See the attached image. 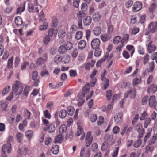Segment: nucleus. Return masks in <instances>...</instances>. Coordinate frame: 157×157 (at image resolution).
I'll return each instance as SVG.
<instances>
[{"mask_svg": "<svg viewBox=\"0 0 157 157\" xmlns=\"http://www.w3.org/2000/svg\"><path fill=\"white\" fill-rule=\"evenodd\" d=\"M148 96H145L144 97L142 100V104L143 105H145L147 104L148 101Z\"/></svg>", "mask_w": 157, "mask_h": 157, "instance_id": "obj_57", "label": "nucleus"}, {"mask_svg": "<svg viewBox=\"0 0 157 157\" xmlns=\"http://www.w3.org/2000/svg\"><path fill=\"white\" fill-rule=\"evenodd\" d=\"M25 3L24 2L23 4V7H19L17 9V10L16 14H18L24 11L25 9Z\"/></svg>", "mask_w": 157, "mask_h": 157, "instance_id": "obj_41", "label": "nucleus"}, {"mask_svg": "<svg viewBox=\"0 0 157 157\" xmlns=\"http://www.w3.org/2000/svg\"><path fill=\"white\" fill-rule=\"evenodd\" d=\"M142 140L140 139L138 140L134 144V147L136 148H138L142 144Z\"/></svg>", "mask_w": 157, "mask_h": 157, "instance_id": "obj_53", "label": "nucleus"}, {"mask_svg": "<svg viewBox=\"0 0 157 157\" xmlns=\"http://www.w3.org/2000/svg\"><path fill=\"white\" fill-rule=\"evenodd\" d=\"M32 77L31 78L34 81L33 84L34 86L37 87L40 82L39 79H37L38 76L37 72L36 71L33 72L32 74Z\"/></svg>", "mask_w": 157, "mask_h": 157, "instance_id": "obj_3", "label": "nucleus"}, {"mask_svg": "<svg viewBox=\"0 0 157 157\" xmlns=\"http://www.w3.org/2000/svg\"><path fill=\"white\" fill-rule=\"evenodd\" d=\"M48 26V24L47 22H45L43 25H41L39 27V29L40 30H44L46 29Z\"/></svg>", "mask_w": 157, "mask_h": 157, "instance_id": "obj_36", "label": "nucleus"}, {"mask_svg": "<svg viewBox=\"0 0 157 157\" xmlns=\"http://www.w3.org/2000/svg\"><path fill=\"white\" fill-rule=\"evenodd\" d=\"M47 58L46 54H45L44 56V58L40 57L36 61V64L37 65H41L44 64L45 61L47 60Z\"/></svg>", "mask_w": 157, "mask_h": 157, "instance_id": "obj_9", "label": "nucleus"}, {"mask_svg": "<svg viewBox=\"0 0 157 157\" xmlns=\"http://www.w3.org/2000/svg\"><path fill=\"white\" fill-rule=\"evenodd\" d=\"M123 114L121 113H118L116 114L114 117L115 121L119 124L121 123L123 119Z\"/></svg>", "mask_w": 157, "mask_h": 157, "instance_id": "obj_6", "label": "nucleus"}, {"mask_svg": "<svg viewBox=\"0 0 157 157\" xmlns=\"http://www.w3.org/2000/svg\"><path fill=\"white\" fill-rule=\"evenodd\" d=\"M92 22V18L91 17L85 14V17L83 18V22L85 26L90 25Z\"/></svg>", "mask_w": 157, "mask_h": 157, "instance_id": "obj_4", "label": "nucleus"}, {"mask_svg": "<svg viewBox=\"0 0 157 157\" xmlns=\"http://www.w3.org/2000/svg\"><path fill=\"white\" fill-rule=\"evenodd\" d=\"M150 145L147 146L145 147V152L147 154L148 151L152 152L154 149V147L153 146H149Z\"/></svg>", "mask_w": 157, "mask_h": 157, "instance_id": "obj_35", "label": "nucleus"}, {"mask_svg": "<svg viewBox=\"0 0 157 157\" xmlns=\"http://www.w3.org/2000/svg\"><path fill=\"white\" fill-rule=\"evenodd\" d=\"M73 44L72 43L70 42H68L65 45V47L67 50H70L73 47Z\"/></svg>", "mask_w": 157, "mask_h": 157, "instance_id": "obj_58", "label": "nucleus"}, {"mask_svg": "<svg viewBox=\"0 0 157 157\" xmlns=\"http://www.w3.org/2000/svg\"><path fill=\"white\" fill-rule=\"evenodd\" d=\"M86 45L85 41L84 40H80L78 44V48L80 50L83 49L85 47Z\"/></svg>", "mask_w": 157, "mask_h": 157, "instance_id": "obj_18", "label": "nucleus"}, {"mask_svg": "<svg viewBox=\"0 0 157 157\" xmlns=\"http://www.w3.org/2000/svg\"><path fill=\"white\" fill-rule=\"evenodd\" d=\"M97 119V116L96 114H93L91 115L90 120L92 123L95 122Z\"/></svg>", "mask_w": 157, "mask_h": 157, "instance_id": "obj_62", "label": "nucleus"}, {"mask_svg": "<svg viewBox=\"0 0 157 157\" xmlns=\"http://www.w3.org/2000/svg\"><path fill=\"white\" fill-rule=\"evenodd\" d=\"M25 136L28 139H30L33 135V132L31 130H28L25 132Z\"/></svg>", "mask_w": 157, "mask_h": 157, "instance_id": "obj_43", "label": "nucleus"}, {"mask_svg": "<svg viewBox=\"0 0 157 157\" xmlns=\"http://www.w3.org/2000/svg\"><path fill=\"white\" fill-rule=\"evenodd\" d=\"M155 97L154 95H152L151 96L149 100V105L151 107L154 106V105L156 102H155Z\"/></svg>", "mask_w": 157, "mask_h": 157, "instance_id": "obj_16", "label": "nucleus"}, {"mask_svg": "<svg viewBox=\"0 0 157 157\" xmlns=\"http://www.w3.org/2000/svg\"><path fill=\"white\" fill-rule=\"evenodd\" d=\"M43 129L45 131H46L47 130H49V133H52L55 131L56 128L53 124H51L47 127V128H45Z\"/></svg>", "mask_w": 157, "mask_h": 157, "instance_id": "obj_15", "label": "nucleus"}, {"mask_svg": "<svg viewBox=\"0 0 157 157\" xmlns=\"http://www.w3.org/2000/svg\"><path fill=\"white\" fill-rule=\"evenodd\" d=\"M94 52V55L95 56L98 57L100 56L101 52V50L100 48H98V49H95Z\"/></svg>", "mask_w": 157, "mask_h": 157, "instance_id": "obj_44", "label": "nucleus"}, {"mask_svg": "<svg viewBox=\"0 0 157 157\" xmlns=\"http://www.w3.org/2000/svg\"><path fill=\"white\" fill-rule=\"evenodd\" d=\"M148 29L150 30L151 33H154L157 29V22L155 23L153 22L150 23L148 25Z\"/></svg>", "mask_w": 157, "mask_h": 157, "instance_id": "obj_8", "label": "nucleus"}, {"mask_svg": "<svg viewBox=\"0 0 157 157\" xmlns=\"http://www.w3.org/2000/svg\"><path fill=\"white\" fill-rule=\"evenodd\" d=\"M66 48H65V46H60L59 48L58 51L59 54H63L65 53L67 51Z\"/></svg>", "mask_w": 157, "mask_h": 157, "instance_id": "obj_25", "label": "nucleus"}, {"mask_svg": "<svg viewBox=\"0 0 157 157\" xmlns=\"http://www.w3.org/2000/svg\"><path fill=\"white\" fill-rule=\"evenodd\" d=\"M108 33L109 34H111L113 30V26L111 24L108 25Z\"/></svg>", "mask_w": 157, "mask_h": 157, "instance_id": "obj_56", "label": "nucleus"}, {"mask_svg": "<svg viewBox=\"0 0 157 157\" xmlns=\"http://www.w3.org/2000/svg\"><path fill=\"white\" fill-rule=\"evenodd\" d=\"M157 139L156 136L155 134L152 136L148 141L149 145H151L153 144L155 142V140Z\"/></svg>", "mask_w": 157, "mask_h": 157, "instance_id": "obj_31", "label": "nucleus"}, {"mask_svg": "<svg viewBox=\"0 0 157 157\" xmlns=\"http://www.w3.org/2000/svg\"><path fill=\"white\" fill-rule=\"evenodd\" d=\"M85 14H86L84 12L78 11L77 14V17L80 21H82L83 18L85 17Z\"/></svg>", "mask_w": 157, "mask_h": 157, "instance_id": "obj_28", "label": "nucleus"}, {"mask_svg": "<svg viewBox=\"0 0 157 157\" xmlns=\"http://www.w3.org/2000/svg\"><path fill=\"white\" fill-rule=\"evenodd\" d=\"M92 18L93 20L95 22L98 21L101 19V16L99 13L96 12L93 14Z\"/></svg>", "mask_w": 157, "mask_h": 157, "instance_id": "obj_17", "label": "nucleus"}, {"mask_svg": "<svg viewBox=\"0 0 157 157\" xmlns=\"http://www.w3.org/2000/svg\"><path fill=\"white\" fill-rule=\"evenodd\" d=\"M136 96L135 91L132 90H129L125 93L124 97L125 98H127L129 97L131 99H134Z\"/></svg>", "mask_w": 157, "mask_h": 157, "instance_id": "obj_7", "label": "nucleus"}, {"mask_svg": "<svg viewBox=\"0 0 157 157\" xmlns=\"http://www.w3.org/2000/svg\"><path fill=\"white\" fill-rule=\"evenodd\" d=\"M44 115L46 118L48 119H50L51 116L50 114L49 113L48 111V110H46L44 111Z\"/></svg>", "mask_w": 157, "mask_h": 157, "instance_id": "obj_63", "label": "nucleus"}, {"mask_svg": "<svg viewBox=\"0 0 157 157\" xmlns=\"http://www.w3.org/2000/svg\"><path fill=\"white\" fill-rule=\"evenodd\" d=\"M146 17V16L145 14H144L141 16L140 18V20L139 21V23L142 24L145 21Z\"/></svg>", "mask_w": 157, "mask_h": 157, "instance_id": "obj_60", "label": "nucleus"}, {"mask_svg": "<svg viewBox=\"0 0 157 157\" xmlns=\"http://www.w3.org/2000/svg\"><path fill=\"white\" fill-rule=\"evenodd\" d=\"M75 112L74 108L71 106H69L67 109V112L68 115L72 116Z\"/></svg>", "mask_w": 157, "mask_h": 157, "instance_id": "obj_26", "label": "nucleus"}, {"mask_svg": "<svg viewBox=\"0 0 157 157\" xmlns=\"http://www.w3.org/2000/svg\"><path fill=\"white\" fill-rule=\"evenodd\" d=\"M11 87L10 86H6L3 89L2 91L3 95L8 94L10 90Z\"/></svg>", "mask_w": 157, "mask_h": 157, "instance_id": "obj_33", "label": "nucleus"}, {"mask_svg": "<svg viewBox=\"0 0 157 157\" xmlns=\"http://www.w3.org/2000/svg\"><path fill=\"white\" fill-rule=\"evenodd\" d=\"M62 58L59 55L56 56L54 58V61L56 63H58L60 62L62 59Z\"/></svg>", "mask_w": 157, "mask_h": 157, "instance_id": "obj_47", "label": "nucleus"}, {"mask_svg": "<svg viewBox=\"0 0 157 157\" xmlns=\"http://www.w3.org/2000/svg\"><path fill=\"white\" fill-rule=\"evenodd\" d=\"M106 97L107 99L108 100H110L111 99V97L113 94L112 91L111 90H109L106 91Z\"/></svg>", "mask_w": 157, "mask_h": 157, "instance_id": "obj_42", "label": "nucleus"}, {"mask_svg": "<svg viewBox=\"0 0 157 157\" xmlns=\"http://www.w3.org/2000/svg\"><path fill=\"white\" fill-rule=\"evenodd\" d=\"M59 150V146L57 145H55L53 146L51 149V151L53 154L56 155L58 153Z\"/></svg>", "mask_w": 157, "mask_h": 157, "instance_id": "obj_20", "label": "nucleus"}, {"mask_svg": "<svg viewBox=\"0 0 157 157\" xmlns=\"http://www.w3.org/2000/svg\"><path fill=\"white\" fill-rule=\"evenodd\" d=\"M27 151L28 149L26 147H24V148L23 151H22V149H21L20 148H19L18 150V154L19 157H21V155L23 154L24 155H25L27 152Z\"/></svg>", "mask_w": 157, "mask_h": 157, "instance_id": "obj_22", "label": "nucleus"}, {"mask_svg": "<svg viewBox=\"0 0 157 157\" xmlns=\"http://www.w3.org/2000/svg\"><path fill=\"white\" fill-rule=\"evenodd\" d=\"M15 22L17 26H21L22 25L23 21L21 17L20 16H17L15 18Z\"/></svg>", "mask_w": 157, "mask_h": 157, "instance_id": "obj_12", "label": "nucleus"}, {"mask_svg": "<svg viewBox=\"0 0 157 157\" xmlns=\"http://www.w3.org/2000/svg\"><path fill=\"white\" fill-rule=\"evenodd\" d=\"M70 75L71 77H75L77 75L76 70H71L69 71Z\"/></svg>", "mask_w": 157, "mask_h": 157, "instance_id": "obj_61", "label": "nucleus"}, {"mask_svg": "<svg viewBox=\"0 0 157 157\" xmlns=\"http://www.w3.org/2000/svg\"><path fill=\"white\" fill-rule=\"evenodd\" d=\"M97 72V70H94V71H93L92 73L90 75V78H91L92 79H94L95 80V81L94 82H93L92 83V84H94V85L96 83V78H94V76L96 75V73Z\"/></svg>", "mask_w": 157, "mask_h": 157, "instance_id": "obj_34", "label": "nucleus"}, {"mask_svg": "<svg viewBox=\"0 0 157 157\" xmlns=\"http://www.w3.org/2000/svg\"><path fill=\"white\" fill-rule=\"evenodd\" d=\"M23 87L18 81H16L12 86V90L16 95H19L22 92Z\"/></svg>", "mask_w": 157, "mask_h": 157, "instance_id": "obj_1", "label": "nucleus"}, {"mask_svg": "<svg viewBox=\"0 0 157 157\" xmlns=\"http://www.w3.org/2000/svg\"><path fill=\"white\" fill-rule=\"evenodd\" d=\"M66 35V33L63 30H60L58 33V36L60 38H62L64 37Z\"/></svg>", "mask_w": 157, "mask_h": 157, "instance_id": "obj_38", "label": "nucleus"}, {"mask_svg": "<svg viewBox=\"0 0 157 157\" xmlns=\"http://www.w3.org/2000/svg\"><path fill=\"white\" fill-rule=\"evenodd\" d=\"M113 134H109L107 133L105 135L104 137V139L105 141V142H112L113 140Z\"/></svg>", "mask_w": 157, "mask_h": 157, "instance_id": "obj_13", "label": "nucleus"}, {"mask_svg": "<svg viewBox=\"0 0 157 157\" xmlns=\"http://www.w3.org/2000/svg\"><path fill=\"white\" fill-rule=\"evenodd\" d=\"M51 37L47 35H45L43 38V43L45 45H47L50 41Z\"/></svg>", "mask_w": 157, "mask_h": 157, "instance_id": "obj_30", "label": "nucleus"}, {"mask_svg": "<svg viewBox=\"0 0 157 157\" xmlns=\"http://www.w3.org/2000/svg\"><path fill=\"white\" fill-rule=\"evenodd\" d=\"M157 90V86L154 84H151L148 88L147 92L149 93H154Z\"/></svg>", "mask_w": 157, "mask_h": 157, "instance_id": "obj_14", "label": "nucleus"}, {"mask_svg": "<svg viewBox=\"0 0 157 157\" xmlns=\"http://www.w3.org/2000/svg\"><path fill=\"white\" fill-rule=\"evenodd\" d=\"M52 142V140L50 137H48L46 138L45 141V145L48 146L50 145Z\"/></svg>", "mask_w": 157, "mask_h": 157, "instance_id": "obj_64", "label": "nucleus"}, {"mask_svg": "<svg viewBox=\"0 0 157 157\" xmlns=\"http://www.w3.org/2000/svg\"><path fill=\"white\" fill-rule=\"evenodd\" d=\"M151 131H149L146 133L144 139V143H145L147 141L148 139L150 138L151 136Z\"/></svg>", "mask_w": 157, "mask_h": 157, "instance_id": "obj_48", "label": "nucleus"}, {"mask_svg": "<svg viewBox=\"0 0 157 157\" xmlns=\"http://www.w3.org/2000/svg\"><path fill=\"white\" fill-rule=\"evenodd\" d=\"M121 40H122L121 37L117 36L114 38L113 42L114 44H117L120 41L121 42Z\"/></svg>", "mask_w": 157, "mask_h": 157, "instance_id": "obj_39", "label": "nucleus"}, {"mask_svg": "<svg viewBox=\"0 0 157 157\" xmlns=\"http://www.w3.org/2000/svg\"><path fill=\"white\" fill-rule=\"evenodd\" d=\"M142 7V5L141 2L136 1L133 5V10L134 12H138L141 9Z\"/></svg>", "mask_w": 157, "mask_h": 157, "instance_id": "obj_5", "label": "nucleus"}, {"mask_svg": "<svg viewBox=\"0 0 157 157\" xmlns=\"http://www.w3.org/2000/svg\"><path fill=\"white\" fill-rule=\"evenodd\" d=\"M16 137L17 140L18 142L21 143L23 135L21 133H18L16 135Z\"/></svg>", "mask_w": 157, "mask_h": 157, "instance_id": "obj_50", "label": "nucleus"}, {"mask_svg": "<svg viewBox=\"0 0 157 157\" xmlns=\"http://www.w3.org/2000/svg\"><path fill=\"white\" fill-rule=\"evenodd\" d=\"M154 68V62L153 61H152L150 63L149 68L148 69V71L151 73L153 71Z\"/></svg>", "mask_w": 157, "mask_h": 157, "instance_id": "obj_37", "label": "nucleus"}, {"mask_svg": "<svg viewBox=\"0 0 157 157\" xmlns=\"http://www.w3.org/2000/svg\"><path fill=\"white\" fill-rule=\"evenodd\" d=\"M100 45V40L98 38H95L93 39L91 43V46L93 49H98Z\"/></svg>", "mask_w": 157, "mask_h": 157, "instance_id": "obj_2", "label": "nucleus"}, {"mask_svg": "<svg viewBox=\"0 0 157 157\" xmlns=\"http://www.w3.org/2000/svg\"><path fill=\"white\" fill-rule=\"evenodd\" d=\"M93 139V138H86V146L87 147H89L91 144Z\"/></svg>", "mask_w": 157, "mask_h": 157, "instance_id": "obj_55", "label": "nucleus"}, {"mask_svg": "<svg viewBox=\"0 0 157 157\" xmlns=\"http://www.w3.org/2000/svg\"><path fill=\"white\" fill-rule=\"evenodd\" d=\"M29 91V86H26L24 90L23 94L25 96H27Z\"/></svg>", "mask_w": 157, "mask_h": 157, "instance_id": "obj_52", "label": "nucleus"}, {"mask_svg": "<svg viewBox=\"0 0 157 157\" xmlns=\"http://www.w3.org/2000/svg\"><path fill=\"white\" fill-rule=\"evenodd\" d=\"M129 38V35L127 34L124 33L122 34V40H121V43L124 44L125 42H127Z\"/></svg>", "mask_w": 157, "mask_h": 157, "instance_id": "obj_24", "label": "nucleus"}, {"mask_svg": "<svg viewBox=\"0 0 157 157\" xmlns=\"http://www.w3.org/2000/svg\"><path fill=\"white\" fill-rule=\"evenodd\" d=\"M153 41H151L148 45V51L149 53H151L156 49V47L155 45H152Z\"/></svg>", "mask_w": 157, "mask_h": 157, "instance_id": "obj_10", "label": "nucleus"}, {"mask_svg": "<svg viewBox=\"0 0 157 157\" xmlns=\"http://www.w3.org/2000/svg\"><path fill=\"white\" fill-rule=\"evenodd\" d=\"M57 31L54 29H50L48 31L47 35L51 38L52 37H56L57 35Z\"/></svg>", "mask_w": 157, "mask_h": 157, "instance_id": "obj_11", "label": "nucleus"}, {"mask_svg": "<svg viewBox=\"0 0 157 157\" xmlns=\"http://www.w3.org/2000/svg\"><path fill=\"white\" fill-rule=\"evenodd\" d=\"M67 130V127L66 125H61L59 128V132L60 134L65 133Z\"/></svg>", "mask_w": 157, "mask_h": 157, "instance_id": "obj_32", "label": "nucleus"}, {"mask_svg": "<svg viewBox=\"0 0 157 157\" xmlns=\"http://www.w3.org/2000/svg\"><path fill=\"white\" fill-rule=\"evenodd\" d=\"M58 24V21L56 17H53L52 19L51 26L52 27L55 28L56 27Z\"/></svg>", "mask_w": 157, "mask_h": 157, "instance_id": "obj_23", "label": "nucleus"}, {"mask_svg": "<svg viewBox=\"0 0 157 157\" xmlns=\"http://www.w3.org/2000/svg\"><path fill=\"white\" fill-rule=\"evenodd\" d=\"M60 113L59 115L60 117L61 118H64L67 115V112L65 109H62L60 111Z\"/></svg>", "mask_w": 157, "mask_h": 157, "instance_id": "obj_40", "label": "nucleus"}, {"mask_svg": "<svg viewBox=\"0 0 157 157\" xmlns=\"http://www.w3.org/2000/svg\"><path fill=\"white\" fill-rule=\"evenodd\" d=\"M24 112L27 119H29L31 115V112L27 109H25Z\"/></svg>", "mask_w": 157, "mask_h": 157, "instance_id": "obj_49", "label": "nucleus"}, {"mask_svg": "<svg viewBox=\"0 0 157 157\" xmlns=\"http://www.w3.org/2000/svg\"><path fill=\"white\" fill-rule=\"evenodd\" d=\"M156 7V5L155 3L151 4L149 6L148 10L151 13H153L155 10Z\"/></svg>", "mask_w": 157, "mask_h": 157, "instance_id": "obj_29", "label": "nucleus"}, {"mask_svg": "<svg viewBox=\"0 0 157 157\" xmlns=\"http://www.w3.org/2000/svg\"><path fill=\"white\" fill-rule=\"evenodd\" d=\"M83 132L82 127L81 126L79 127H78V130L76 133V135L77 136H79L82 134Z\"/></svg>", "mask_w": 157, "mask_h": 157, "instance_id": "obj_59", "label": "nucleus"}, {"mask_svg": "<svg viewBox=\"0 0 157 157\" xmlns=\"http://www.w3.org/2000/svg\"><path fill=\"white\" fill-rule=\"evenodd\" d=\"M29 63L27 61L24 62L21 65V69L22 70H24L25 69L27 66H29Z\"/></svg>", "mask_w": 157, "mask_h": 157, "instance_id": "obj_46", "label": "nucleus"}, {"mask_svg": "<svg viewBox=\"0 0 157 157\" xmlns=\"http://www.w3.org/2000/svg\"><path fill=\"white\" fill-rule=\"evenodd\" d=\"M82 35L83 33L82 31H78L76 33L75 35V38L77 40H80L82 38Z\"/></svg>", "mask_w": 157, "mask_h": 157, "instance_id": "obj_45", "label": "nucleus"}, {"mask_svg": "<svg viewBox=\"0 0 157 157\" xmlns=\"http://www.w3.org/2000/svg\"><path fill=\"white\" fill-rule=\"evenodd\" d=\"M101 31V29L100 27H94L93 30V34L96 36L99 35Z\"/></svg>", "mask_w": 157, "mask_h": 157, "instance_id": "obj_19", "label": "nucleus"}, {"mask_svg": "<svg viewBox=\"0 0 157 157\" xmlns=\"http://www.w3.org/2000/svg\"><path fill=\"white\" fill-rule=\"evenodd\" d=\"M13 57L12 56L11 58L9 59L7 64V67L8 68H12L13 65Z\"/></svg>", "mask_w": 157, "mask_h": 157, "instance_id": "obj_27", "label": "nucleus"}, {"mask_svg": "<svg viewBox=\"0 0 157 157\" xmlns=\"http://www.w3.org/2000/svg\"><path fill=\"white\" fill-rule=\"evenodd\" d=\"M62 138V136L61 134L58 135L55 137L54 143H61L63 140Z\"/></svg>", "mask_w": 157, "mask_h": 157, "instance_id": "obj_21", "label": "nucleus"}, {"mask_svg": "<svg viewBox=\"0 0 157 157\" xmlns=\"http://www.w3.org/2000/svg\"><path fill=\"white\" fill-rule=\"evenodd\" d=\"M104 84L103 86V89L104 90L106 89L108 87L109 85V80L108 78H106L104 81Z\"/></svg>", "mask_w": 157, "mask_h": 157, "instance_id": "obj_54", "label": "nucleus"}, {"mask_svg": "<svg viewBox=\"0 0 157 157\" xmlns=\"http://www.w3.org/2000/svg\"><path fill=\"white\" fill-rule=\"evenodd\" d=\"M87 8V5L86 3H83L82 4L81 8L82 11V12H83L86 11Z\"/></svg>", "mask_w": 157, "mask_h": 157, "instance_id": "obj_51", "label": "nucleus"}]
</instances>
